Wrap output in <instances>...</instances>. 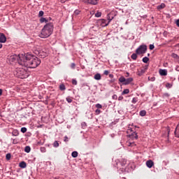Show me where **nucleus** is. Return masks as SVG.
Returning a JSON list of instances; mask_svg holds the SVG:
<instances>
[{
	"mask_svg": "<svg viewBox=\"0 0 179 179\" xmlns=\"http://www.w3.org/2000/svg\"><path fill=\"white\" fill-rule=\"evenodd\" d=\"M9 61L10 62H16L17 61L19 65L30 69L37 68L41 64L40 59L29 53L20 54L18 55H13L9 57Z\"/></svg>",
	"mask_w": 179,
	"mask_h": 179,
	"instance_id": "nucleus-1",
	"label": "nucleus"
},
{
	"mask_svg": "<svg viewBox=\"0 0 179 179\" xmlns=\"http://www.w3.org/2000/svg\"><path fill=\"white\" fill-rule=\"evenodd\" d=\"M52 31H54V24L52 23H48L42 29L39 37L47 38V37H50L52 34Z\"/></svg>",
	"mask_w": 179,
	"mask_h": 179,
	"instance_id": "nucleus-2",
	"label": "nucleus"
},
{
	"mask_svg": "<svg viewBox=\"0 0 179 179\" xmlns=\"http://www.w3.org/2000/svg\"><path fill=\"white\" fill-rule=\"evenodd\" d=\"M15 75L17 78H20V79H26V78H29V73L24 69H17L15 71Z\"/></svg>",
	"mask_w": 179,
	"mask_h": 179,
	"instance_id": "nucleus-3",
	"label": "nucleus"
},
{
	"mask_svg": "<svg viewBox=\"0 0 179 179\" xmlns=\"http://www.w3.org/2000/svg\"><path fill=\"white\" fill-rule=\"evenodd\" d=\"M148 51V46L146 45H141L136 50V53L138 55H141V54H145Z\"/></svg>",
	"mask_w": 179,
	"mask_h": 179,
	"instance_id": "nucleus-4",
	"label": "nucleus"
},
{
	"mask_svg": "<svg viewBox=\"0 0 179 179\" xmlns=\"http://www.w3.org/2000/svg\"><path fill=\"white\" fill-rule=\"evenodd\" d=\"M35 54L39 55V57H41L42 58H45V57H48V52L45 49H42L41 50H37Z\"/></svg>",
	"mask_w": 179,
	"mask_h": 179,
	"instance_id": "nucleus-5",
	"label": "nucleus"
},
{
	"mask_svg": "<svg viewBox=\"0 0 179 179\" xmlns=\"http://www.w3.org/2000/svg\"><path fill=\"white\" fill-rule=\"evenodd\" d=\"M97 24L98 26H101V27H106V26H108V22H107L106 20L101 19L97 21Z\"/></svg>",
	"mask_w": 179,
	"mask_h": 179,
	"instance_id": "nucleus-6",
	"label": "nucleus"
},
{
	"mask_svg": "<svg viewBox=\"0 0 179 179\" xmlns=\"http://www.w3.org/2000/svg\"><path fill=\"white\" fill-rule=\"evenodd\" d=\"M145 164L147 167H148V169H152V167L155 166V162H153L151 159H150L146 162Z\"/></svg>",
	"mask_w": 179,
	"mask_h": 179,
	"instance_id": "nucleus-7",
	"label": "nucleus"
},
{
	"mask_svg": "<svg viewBox=\"0 0 179 179\" xmlns=\"http://www.w3.org/2000/svg\"><path fill=\"white\" fill-rule=\"evenodd\" d=\"M116 167H117V169H120V170H121V171H125V169L124 168H122L123 166H122V164L120 160L116 161Z\"/></svg>",
	"mask_w": 179,
	"mask_h": 179,
	"instance_id": "nucleus-8",
	"label": "nucleus"
},
{
	"mask_svg": "<svg viewBox=\"0 0 179 179\" xmlns=\"http://www.w3.org/2000/svg\"><path fill=\"white\" fill-rule=\"evenodd\" d=\"M0 43H6V36L3 33H0Z\"/></svg>",
	"mask_w": 179,
	"mask_h": 179,
	"instance_id": "nucleus-9",
	"label": "nucleus"
},
{
	"mask_svg": "<svg viewBox=\"0 0 179 179\" xmlns=\"http://www.w3.org/2000/svg\"><path fill=\"white\" fill-rule=\"evenodd\" d=\"M129 138L131 139H138V133L133 131L130 135H129Z\"/></svg>",
	"mask_w": 179,
	"mask_h": 179,
	"instance_id": "nucleus-10",
	"label": "nucleus"
},
{
	"mask_svg": "<svg viewBox=\"0 0 179 179\" xmlns=\"http://www.w3.org/2000/svg\"><path fill=\"white\" fill-rule=\"evenodd\" d=\"M159 75L161 76H167V70L166 69H159Z\"/></svg>",
	"mask_w": 179,
	"mask_h": 179,
	"instance_id": "nucleus-11",
	"label": "nucleus"
},
{
	"mask_svg": "<svg viewBox=\"0 0 179 179\" xmlns=\"http://www.w3.org/2000/svg\"><path fill=\"white\" fill-rule=\"evenodd\" d=\"M131 82H134V78H125V82L124 83H123V85H129V83H131Z\"/></svg>",
	"mask_w": 179,
	"mask_h": 179,
	"instance_id": "nucleus-12",
	"label": "nucleus"
},
{
	"mask_svg": "<svg viewBox=\"0 0 179 179\" xmlns=\"http://www.w3.org/2000/svg\"><path fill=\"white\" fill-rule=\"evenodd\" d=\"M166 8V4L164 3H162L160 5L157 6V9L158 10H162V9H164Z\"/></svg>",
	"mask_w": 179,
	"mask_h": 179,
	"instance_id": "nucleus-13",
	"label": "nucleus"
},
{
	"mask_svg": "<svg viewBox=\"0 0 179 179\" xmlns=\"http://www.w3.org/2000/svg\"><path fill=\"white\" fill-rule=\"evenodd\" d=\"M19 166L21 168V169H26V167L27 166V164H26V162H21L19 164Z\"/></svg>",
	"mask_w": 179,
	"mask_h": 179,
	"instance_id": "nucleus-14",
	"label": "nucleus"
},
{
	"mask_svg": "<svg viewBox=\"0 0 179 179\" xmlns=\"http://www.w3.org/2000/svg\"><path fill=\"white\" fill-rule=\"evenodd\" d=\"M94 79H95V80H100L101 79V75H100V73L95 74Z\"/></svg>",
	"mask_w": 179,
	"mask_h": 179,
	"instance_id": "nucleus-15",
	"label": "nucleus"
},
{
	"mask_svg": "<svg viewBox=\"0 0 179 179\" xmlns=\"http://www.w3.org/2000/svg\"><path fill=\"white\" fill-rule=\"evenodd\" d=\"M97 1L99 0H87V2L90 3V5H97Z\"/></svg>",
	"mask_w": 179,
	"mask_h": 179,
	"instance_id": "nucleus-16",
	"label": "nucleus"
},
{
	"mask_svg": "<svg viewBox=\"0 0 179 179\" xmlns=\"http://www.w3.org/2000/svg\"><path fill=\"white\" fill-rule=\"evenodd\" d=\"M145 72H146L145 71V69H141V70L137 71V75H138V76H142V75H143L145 73Z\"/></svg>",
	"mask_w": 179,
	"mask_h": 179,
	"instance_id": "nucleus-17",
	"label": "nucleus"
},
{
	"mask_svg": "<svg viewBox=\"0 0 179 179\" xmlns=\"http://www.w3.org/2000/svg\"><path fill=\"white\" fill-rule=\"evenodd\" d=\"M119 162H120L122 167H124L125 164H127V159H121Z\"/></svg>",
	"mask_w": 179,
	"mask_h": 179,
	"instance_id": "nucleus-18",
	"label": "nucleus"
},
{
	"mask_svg": "<svg viewBox=\"0 0 179 179\" xmlns=\"http://www.w3.org/2000/svg\"><path fill=\"white\" fill-rule=\"evenodd\" d=\"M59 90H61L62 92H64V90H66V87H65V85L61 84L59 85Z\"/></svg>",
	"mask_w": 179,
	"mask_h": 179,
	"instance_id": "nucleus-19",
	"label": "nucleus"
},
{
	"mask_svg": "<svg viewBox=\"0 0 179 179\" xmlns=\"http://www.w3.org/2000/svg\"><path fill=\"white\" fill-rule=\"evenodd\" d=\"M131 59H133L134 61H136L137 58H138V55H136V53H133L131 56Z\"/></svg>",
	"mask_w": 179,
	"mask_h": 179,
	"instance_id": "nucleus-20",
	"label": "nucleus"
},
{
	"mask_svg": "<svg viewBox=\"0 0 179 179\" xmlns=\"http://www.w3.org/2000/svg\"><path fill=\"white\" fill-rule=\"evenodd\" d=\"M13 145H17L19 143V140L17 138H11Z\"/></svg>",
	"mask_w": 179,
	"mask_h": 179,
	"instance_id": "nucleus-21",
	"label": "nucleus"
},
{
	"mask_svg": "<svg viewBox=\"0 0 179 179\" xmlns=\"http://www.w3.org/2000/svg\"><path fill=\"white\" fill-rule=\"evenodd\" d=\"M13 136H19V131L17 130H13L12 132Z\"/></svg>",
	"mask_w": 179,
	"mask_h": 179,
	"instance_id": "nucleus-22",
	"label": "nucleus"
},
{
	"mask_svg": "<svg viewBox=\"0 0 179 179\" xmlns=\"http://www.w3.org/2000/svg\"><path fill=\"white\" fill-rule=\"evenodd\" d=\"M31 150V148H30V146H26L24 148V152H26V153H30Z\"/></svg>",
	"mask_w": 179,
	"mask_h": 179,
	"instance_id": "nucleus-23",
	"label": "nucleus"
},
{
	"mask_svg": "<svg viewBox=\"0 0 179 179\" xmlns=\"http://www.w3.org/2000/svg\"><path fill=\"white\" fill-rule=\"evenodd\" d=\"M125 77L124 76H121L120 78H119V82H120V83H125Z\"/></svg>",
	"mask_w": 179,
	"mask_h": 179,
	"instance_id": "nucleus-24",
	"label": "nucleus"
},
{
	"mask_svg": "<svg viewBox=\"0 0 179 179\" xmlns=\"http://www.w3.org/2000/svg\"><path fill=\"white\" fill-rule=\"evenodd\" d=\"M171 57H172V58H174L175 59L179 60V56L176 53H172Z\"/></svg>",
	"mask_w": 179,
	"mask_h": 179,
	"instance_id": "nucleus-25",
	"label": "nucleus"
},
{
	"mask_svg": "<svg viewBox=\"0 0 179 179\" xmlns=\"http://www.w3.org/2000/svg\"><path fill=\"white\" fill-rule=\"evenodd\" d=\"M48 22V20L45 19V17H41L40 22L41 23H47Z\"/></svg>",
	"mask_w": 179,
	"mask_h": 179,
	"instance_id": "nucleus-26",
	"label": "nucleus"
},
{
	"mask_svg": "<svg viewBox=\"0 0 179 179\" xmlns=\"http://www.w3.org/2000/svg\"><path fill=\"white\" fill-rule=\"evenodd\" d=\"M140 115H141V117H145V115H146V110H143L140 111Z\"/></svg>",
	"mask_w": 179,
	"mask_h": 179,
	"instance_id": "nucleus-27",
	"label": "nucleus"
},
{
	"mask_svg": "<svg viewBox=\"0 0 179 179\" xmlns=\"http://www.w3.org/2000/svg\"><path fill=\"white\" fill-rule=\"evenodd\" d=\"M143 62H144V64H148V62H149V57H143Z\"/></svg>",
	"mask_w": 179,
	"mask_h": 179,
	"instance_id": "nucleus-28",
	"label": "nucleus"
},
{
	"mask_svg": "<svg viewBox=\"0 0 179 179\" xmlns=\"http://www.w3.org/2000/svg\"><path fill=\"white\" fill-rule=\"evenodd\" d=\"M71 156L72 157H78V152L77 151H73L72 153H71Z\"/></svg>",
	"mask_w": 179,
	"mask_h": 179,
	"instance_id": "nucleus-29",
	"label": "nucleus"
},
{
	"mask_svg": "<svg viewBox=\"0 0 179 179\" xmlns=\"http://www.w3.org/2000/svg\"><path fill=\"white\" fill-rule=\"evenodd\" d=\"M128 93H129V89H125L122 92V94H128Z\"/></svg>",
	"mask_w": 179,
	"mask_h": 179,
	"instance_id": "nucleus-30",
	"label": "nucleus"
},
{
	"mask_svg": "<svg viewBox=\"0 0 179 179\" xmlns=\"http://www.w3.org/2000/svg\"><path fill=\"white\" fill-rule=\"evenodd\" d=\"M21 132H22V134H26V132H27V128L22 127L21 128Z\"/></svg>",
	"mask_w": 179,
	"mask_h": 179,
	"instance_id": "nucleus-31",
	"label": "nucleus"
},
{
	"mask_svg": "<svg viewBox=\"0 0 179 179\" xmlns=\"http://www.w3.org/2000/svg\"><path fill=\"white\" fill-rule=\"evenodd\" d=\"M53 146H54V148H58V146H59V143H58V141H55L53 143Z\"/></svg>",
	"mask_w": 179,
	"mask_h": 179,
	"instance_id": "nucleus-32",
	"label": "nucleus"
},
{
	"mask_svg": "<svg viewBox=\"0 0 179 179\" xmlns=\"http://www.w3.org/2000/svg\"><path fill=\"white\" fill-rule=\"evenodd\" d=\"M81 127H82L83 129H85L86 127H87V124H86V122H82Z\"/></svg>",
	"mask_w": 179,
	"mask_h": 179,
	"instance_id": "nucleus-33",
	"label": "nucleus"
},
{
	"mask_svg": "<svg viewBox=\"0 0 179 179\" xmlns=\"http://www.w3.org/2000/svg\"><path fill=\"white\" fill-rule=\"evenodd\" d=\"M101 16V12H96L95 13V17H100Z\"/></svg>",
	"mask_w": 179,
	"mask_h": 179,
	"instance_id": "nucleus-34",
	"label": "nucleus"
},
{
	"mask_svg": "<svg viewBox=\"0 0 179 179\" xmlns=\"http://www.w3.org/2000/svg\"><path fill=\"white\" fill-rule=\"evenodd\" d=\"M10 157H11L10 153L6 154V160H10Z\"/></svg>",
	"mask_w": 179,
	"mask_h": 179,
	"instance_id": "nucleus-35",
	"label": "nucleus"
},
{
	"mask_svg": "<svg viewBox=\"0 0 179 179\" xmlns=\"http://www.w3.org/2000/svg\"><path fill=\"white\" fill-rule=\"evenodd\" d=\"M42 16H44V11L40 10L38 13V17H42Z\"/></svg>",
	"mask_w": 179,
	"mask_h": 179,
	"instance_id": "nucleus-36",
	"label": "nucleus"
},
{
	"mask_svg": "<svg viewBox=\"0 0 179 179\" xmlns=\"http://www.w3.org/2000/svg\"><path fill=\"white\" fill-rule=\"evenodd\" d=\"M40 150H41V152L42 153H45V152H46L45 147H41Z\"/></svg>",
	"mask_w": 179,
	"mask_h": 179,
	"instance_id": "nucleus-37",
	"label": "nucleus"
},
{
	"mask_svg": "<svg viewBox=\"0 0 179 179\" xmlns=\"http://www.w3.org/2000/svg\"><path fill=\"white\" fill-rule=\"evenodd\" d=\"M138 102V98H133L132 99V101H131V103H133V104H136V103Z\"/></svg>",
	"mask_w": 179,
	"mask_h": 179,
	"instance_id": "nucleus-38",
	"label": "nucleus"
},
{
	"mask_svg": "<svg viewBox=\"0 0 179 179\" xmlns=\"http://www.w3.org/2000/svg\"><path fill=\"white\" fill-rule=\"evenodd\" d=\"M71 83L72 85H74V86H76V85H78V81L75 79H73Z\"/></svg>",
	"mask_w": 179,
	"mask_h": 179,
	"instance_id": "nucleus-39",
	"label": "nucleus"
},
{
	"mask_svg": "<svg viewBox=\"0 0 179 179\" xmlns=\"http://www.w3.org/2000/svg\"><path fill=\"white\" fill-rule=\"evenodd\" d=\"M95 107H96V108H103V106H102L101 104H100V103H96V104L95 105Z\"/></svg>",
	"mask_w": 179,
	"mask_h": 179,
	"instance_id": "nucleus-40",
	"label": "nucleus"
},
{
	"mask_svg": "<svg viewBox=\"0 0 179 179\" xmlns=\"http://www.w3.org/2000/svg\"><path fill=\"white\" fill-rule=\"evenodd\" d=\"M166 87H168V89H171V87H173V85H171L170 83H166Z\"/></svg>",
	"mask_w": 179,
	"mask_h": 179,
	"instance_id": "nucleus-41",
	"label": "nucleus"
},
{
	"mask_svg": "<svg viewBox=\"0 0 179 179\" xmlns=\"http://www.w3.org/2000/svg\"><path fill=\"white\" fill-rule=\"evenodd\" d=\"M148 80H150L151 82H155V80H156V78H155V77H152V78L148 77Z\"/></svg>",
	"mask_w": 179,
	"mask_h": 179,
	"instance_id": "nucleus-42",
	"label": "nucleus"
},
{
	"mask_svg": "<svg viewBox=\"0 0 179 179\" xmlns=\"http://www.w3.org/2000/svg\"><path fill=\"white\" fill-rule=\"evenodd\" d=\"M64 142H69V138H68V136H64Z\"/></svg>",
	"mask_w": 179,
	"mask_h": 179,
	"instance_id": "nucleus-43",
	"label": "nucleus"
},
{
	"mask_svg": "<svg viewBox=\"0 0 179 179\" xmlns=\"http://www.w3.org/2000/svg\"><path fill=\"white\" fill-rule=\"evenodd\" d=\"M76 66V64H75V63H71V69H75Z\"/></svg>",
	"mask_w": 179,
	"mask_h": 179,
	"instance_id": "nucleus-44",
	"label": "nucleus"
},
{
	"mask_svg": "<svg viewBox=\"0 0 179 179\" xmlns=\"http://www.w3.org/2000/svg\"><path fill=\"white\" fill-rule=\"evenodd\" d=\"M112 99H113V100H117V99H118V96H117V94H113V95L112 96Z\"/></svg>",
	"mask_w": 179,
	"mask_h": 179,
	"instance_id": "nucleus-45",
	"label": "nucleus"
},
{
	"mask_svg": "<svg viewBox=\"0 0 179 179\" xmlns=\"http://www.w3.org/2000/svg\"><path fill=\"white\" fill-rule=\"evenodd\" d=\"M66 100L67 103H71L72 101V99H71L69 97L66 98Z\"/></svg>",
	"mask_w": 179,
	"mask_h": 179,
	"instance_id": "nucleus-46",
	"label": "nucleus"
},
{
	"mask_svg": "<svg viewBox=\"0 0 179 179\" xmlns=\"http://www.w3.org/2000/svg\"><path fill=\"white\" fill-rule=\"evenodd\" d=\"M95 113H96V115H99V114H100V113H101V111L100 110V109H96L95 110Z\"/></svg>",
	"mask_w": 179,
	"mask_h": 179,
	"instance_id": "nucleus-47",
	"label": "nucleus"
},
{
	"mask_svg": "<svg viewBox=\"0 0 179 179\" xmlns=\"http://www.w3.org/2000/svg\"><path fill=\"white\" fill-rule=\"evenodd\" d=\"M79 13H80V10H76L74 11V15H79Z\"/></svg>",
	"mask_w": 179,
	"mask_h": 179,
	"instance_id": "nucleus-48",
	"label": "nucleus"
},
{
	"mask_svg": "<svg viewBox=\"0 0 179 179\" xmlns=\"http://www.w3.org/2000/svg\"><path fill=\"white\" fill-rule=\"evenodd\" d=\"M163 96H164V97H170V94H169V93H164V94H163Z\"/></svg>",
	"mask_w": 179,
	"mask_h": 179,
	"instance_id": "nucleus-49",
	"label": "nucleus"
},
{
	"mask_svg": "<svg viewBox=\"0 0 179 179\" xmlns=\"http://www.w3.org/2000/svg\"><path fill=\"white\" fill-rule=\"evenodd\" d=\"M155 48V45L150 44V50H153Z\"/></svg>",
	"mask_w": 179,
	"mask_h": 179,
	"instance_id": "nucleus-50",
	"label": "nucleus"
},
{
	"mask_svg": "<svg viewBox=\"0 0 179 179\" xmlns=\"http://www.w3.org/2000/svg\"><path fill=\"white\" fill-rule=\"evenodd\" d=\"M108 73H110V72L108 71V70H106V71H104V72H103V75H108Z\"/></svg>",
	"mask_w": 179,
	"mask_h": 179,
	"instance_id": "nucleus-51",
	"label": "nucleus"
},
{
	"mask_svg": "<svg viewBox=\"0 0 179 179\" xmlns=\"http://www.w3.org/2000/svg\"><path fill=\"white\" fill-rule=\"evenodd\" d=\"M166 131L168 132V136H169L170 135V127H167Z\"/></svg>",
	"mask_w": 179,
	"mask_h": 179,
	"instance_id": "nucleus-52",
	"label": "nucleus"
},
{
	"mask_svg": "<svg viewBox=\"0 0 179 179\" xmlns=\"http://www.w3.org/2000/svg\"><path fill=\"white\" fill-rule=\"evenodd\" d=\"M123 99H124V96H120L118 97V100L120 101H121V100H123Z\"/></svg>",
	"mask_w": 179,
	"mask_h": 179,
	"instance_id": "nucleus-53",
	"label": "nucleus"
},
{
	"mask_svg": "<svg viewBox=\"0 0 179 179\" xmlns=\"http://www.w3.org/2000/svg\"><path fill=\"white\" fill-rule=\"evenodd\" d=\"M176 26L179 27V19L176 20Z\"/></svg>",
	"mask_w": 179,
	"mask_h": 179,
	"instance_id": "nucleus-54",
	"label": "nucleus"
},
{
	"mask_svg": "<svg viewBox=\"0 0 179 179\" xmlns=\"http://www.w3.org/2000/svg\"><path fill=\"white\" fill-rule=\"evenodd\" d=\"M175 69L177 71V72H179V66H176Z\"/></svg>",
	"mask_w": 179,
	"mask_h": 179,
	"instance_id": "nucleus-55",
	"label": "nucleus"
},
{
	"mask_svg": "<svg viewBox=\"0 0 179 179\" xmlns=\"http://www.w3.org/2000/svg\"><path fill=\"white\" fill-rule=\"evenodd\" d=\"M113 20V18H108V24H110V22H111Z\"/></svg>",
	"mask_w": 179,
	"mask_h": 179,
	"instance_id": "nucleus-56",
	"label": "nucleus"
},
{
	"mask_svg": "<svg viewBox=\"0 0 179 179\" xmlns=\"http://www.w3.org/2000/svg\"><path fill=\"white\" fill-rule=\"evenodd\" d=\"M109 78H114V75H113V74H109Z\"/></svg>",
	"mask_w": 179,
	"mask_h": 179,
	"instance_id": "nucleus-57",
	"label": "nucleus"
},
{
	"mask_svg": "<svg viewBox=\"0 0 179 179\" xmlns=\"http://www.w3.org/2000/svg\"><path fill=\"white\" fill-rule=\"evenodd\" d=\"M126 75H127V76H126V78H128V76H129V72H127V73H126Z\"/></svg>",
	"mask_w": 179,
	"mask_h": 179,
	"instance_id": "nucleus-58",
	"label": "nucleus"
},
{
	"mask_svg": "<svg viewBox=\"0 0 179 179\" xmlns=\"http://www.w3.org/2000/svg\"><path fill=\"white\" fill-rule=\"evenodd\" d=\"M163 163H164V164L165 166H167V162L164 161Z\"/></svg>",
	"mask_w": 179,
	"mask_h": 179,
	"instance_id": "nucleus-59",
	"label": "nucleus"
},
{
	"mask_svg": "<svg viewBox=\"0 0 179 179\" xmlns=\"http://www.w3.org/2000/svg\"><path fill=\"white\" fill-rule=\"evenodd\" d=\"M147 69H148V66H145L144 67V70L146 71Z\"/></svg>",
	"mask_w": 179,
	"mask_h": 179,
	"instance_id": "nucleus-60",
	"label": "nucleus"
},
{
	"mask_svg": "<svg viewBox=\"0 0 179 179\" xmlns=\"http://www.w3.org/2000/svg\"><path fill=\"white\" fill-rule=\"evenodd\" d=\"M0 96H2V89H0Z\"/></svg>",
	"mask_w": 179,
	"mask_h": 179,
	"instance_id": "nucleus-61",
	"label": "nucleus"
},
{
	"mask_svg": "<svg viewBox=\"0 0 179 179\" xmlns=\"http://www.w3.org/2000/svg\"><path fill=\"white\" fill-rule=\"evenodd\" d=\"M128 131H130L131 132H132V129H131V128H129V129H128Z\"/></svg>",
	"mask_w": 179,
	"mask_h": 179,
	"instance_id": "nucleus-62",
	"label": "nucleus"
},
{
	"mask_svg": "<svg viewBox=\"0 0 179 179\" xmlns=\"http://www.w3.org/2000/svg\"><path fill=\"white\" fill-rule=\"evenodd\" d=\"M2 47V44L1 43H0V48Z\"/></svg>",
	"mask_w": 179,
	"mask_h": 179,
	"instance_id": "nucleus-63",
	"label": "nucleus"
},
{
	"mask_svg": "<svg viewBox=\"0 0 179 179\" xmlns=\"http://www.w3.org/2000/svg\"><path fill=\"white\" fill-rule=\"evenodd\" d=\"M121 179H126L125 178H122Z\"/></svg>",
	"mask_w": 179,
	"mask_h": 179,
	"instance_id": "nucleus-64",
	"label": "nucleus"
}]
</instances>
